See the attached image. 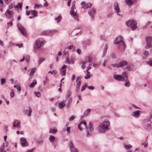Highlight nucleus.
I'll return each instance as SVG.
<instances>
[{"label": "nucleus", "instance_id": "obj_26", "mask_svg": "<svg viewBox=\"0 0 152 152\" xmlns=\"http://www.w3.org/2000/svg\"><path fill=\"white\" fill-rule=\"evenodd\" d=\"M125 3L128 5L132 4L133 3L132 0H125Z\"/></svg>", "mask_w": 152, "mask_h": 152}, {"label": "nucleus", "instance_id": "obj_55", "mask_svg": "<svg viewBox=\"0 0 152 152\" xmlns=\"http://www.w3.org/2000/svg\"><path fill=\"white\" fill-rule=\"evenodd\" d=\"M88 89H91V90H93L94 88V87L92 86H88Z\"/></svg>", "mask_w": 152, "mask_h": 152}, {"label": "nucleus", "instance_id": "obj_40", "mask_svg": "<svg viewBox=\"0 0 152 152\" xmlns=\"http://www.w3.org/2000/svg\"><path fill=\"white\" fill-rule=\"evenodd\" d=\"M71 94V92L70 91H68L67 92L66 95V98H68Z\"/></svg>", "mask_w": 152, "mask_h": 152}, {"label": "nucleus", "instance_id": "obj_7", "mask_svg": "<svg viewBox=\"0 0 152 152\" xmlns=\"http://www.w3.org/2000/svg\"><path fill=\"white\" fill-rule=\"evenodd\" d=\"M147 45L145 46L146 48H149L152 46V37H146Z\"/></svg>", "mask_w": 152, "mask_h": 152}, {"label": "nucleus", "instance_id": "obj_6", "mask_svg": "<svg viewBox=\"0 0 152 152\" xmlns=\"http://www.w3.org/2000/svg\"><path fill=\"white\" fill-rule=\"evenodd\" d=\"M122 75L124 76V80L123 81H125V86L127 87H129L130 86V83L129 81L128 80V74L126 72H123Z\"/></svg>", "mask_w": 152, "mask_h": 152}, {"label": "nucleus", "instance_id": "obj_21", "mask_svg": "<svg viewBox=\"0 0 152 152\" xmlns=\"http://www.w3.org/2000/svg\"><path fill=\"white\" fill-rule=\"evenodd\" d=\"M132 115L135 118L139 117L140 115V111L137 110L134 112L132 113Z\"/></svg>", "mask_w": 152, "mask_h": 152}, {"label": "nucleus", "instance_id": "obj_10", "mask_svg": "<svg viewBox=\"0 0 152 152\" xmlns=\"http://www.w3.org/2000/svg\"><path fill=\"white\" fill-rule=\"evenodd\" d=\"M81 78L80 77H77L76 81L77 82L76 85V91L78 92L79 91L80 86L81 84Z\"/></svg>", "mask_w": 152, "mask_h": 152}, {"label": "nucleus", "instance_id": "obj_57", "mask_svg": "<svg viewBox=\"0 0 152 152\" xmlns=\"http://www.w3.org/2000/svg\"><path fill=\"white\" fill-rule=\"evenodd\" d=\"M71 0H68L67 3V5L69 6L70 5L71 3Z\"/></svg>", "mask_w": 152, "mask_h": 152}, {"label": "nucleus", "instance_id": "obj_27", "mask_svg": "<svg viewBox=\"0 0 152 152\" xmlns=\"http://www.w3.org/2000/svg\"><path fill=\"white\" fill-rule=\"evenodd\" d=\"M36 70V68H33L32 69L31 72H30V75L31 76H32L34 75V73L35 72Z\"/></svg>", "mask_w": 152, "mask_h": 152}, {"label": "nucleus", "instance_id": "obj_56", "mask_svg": "<svg viewBox=\"0 0 152 152\" xmlns=\"http://www.w3.org/2000/svg\"><path fill=\"white\" fill-rule=\"evenodd\" d=\"M16 46H18L19 48H21L23 47V45L22 44H16Z\"/></svg>", "mask_w": 152, "mask_h": 152}, {"label": "nucleus", "instance_id": "obj_15", "mask_svg": "<svg viewBox=\"0 0 152 152\" xmlns=\"http://www.w3.org/2000/svg\"><path fill=\"white\" fill-rule=\"evenodd\" d=\"M128 63L126 61H120L118 64V68L122 67L127 64Z\"/></svg>", "mask_w": 152, "mask_h": 152}, {"label": "nucleus", "instance_id": "obj_29", "mask_svg": "<svg viewBox=\"0 0 152 152\" xmlns=\"http://www.w3.org/2000/svg\"><path fill=\"white\" fill-rule=\"evenodd\" d=\"M133 68V66L132 65H129L126 67V69L129 71H131Z\"/></svg>", "mask_w": 152, "mask_h": 152}, {"label": "nucleus", "instance_id": "obj_4", "mask_svg": "<svg viewBox=\"0 0 152 152\" xmlns=\"http://www.w3.org/2000/svg\"><path fill=\"white\" fill-rule=\"evenodd\" d=\"M75 4L74 2L72 3V7H71V10L70 11V14L72 16L73 18L76 20H78V16L77 13L75 10Z\"/></svg>", "mask_w": 152, "mask_h": 152}, {"label": "nucleus", "instance_id": "obj_22", "mask_svg": "<svg viewBox=\"0 0 152 152\" xmlns=\"http://www.w3.org/2000/svg\"><path fill=\"white\" fill-rule=\"evenodd\" d=\"M88 13L91 17L93 18L94 17L95 13V11L94 10H90L88 11Z\"/></svg>", "mask_w": 152, "mask_h": 152}, {"label": "nucleus", "instance_id": "obj_8", "mask_svg": "<svg viewBox=\"0 0 152 152\" xmlns=\"http://www.w3.org/2000/svg\"><path fill=\"white\" fill-rule=\"evenodd\" d=\"M43 42L40 40L37 39L35 42L34 48L35 49H39L42 46L43 44Z\"/></svg>", "mask_w": 152, "mask_h": 152}, {"label": "nucleus", "instance_id": "obj_30", "mask_svg": "<svg viewBox=\"0 0 152 152\" xmlns=\"http://www.w3.org/2000/svg\"><path fill=\"white\" fill-rule=\"evenodd\" d=\"M93 125L91 122H90L89 123L88 126V128L90 132H92L93 130V128L92 127Z\"/></svg>", "mask_w": 152, "mask_h": 152}, {"label": "nucleus", "instance_id": "obj_1", "mask_svg": "<svg viewBox=\"0 0 152 152\" xmlns=\"http://www.w3.org/2000/svg\"><path fill=\"white\" fill-rule=\"evenodd\" d=\"M110 121L107 120H104L99 125L97 129L99 133H104L110 129Z\"/></svg>", "mask_w": 152, "mask_h": 152}, {"label": "nucleus", "instance_id": "obj_3", "mask_svg": "<svg viewBox=\"0 0 152 152\" xmlns=\"http://www.w3.org/2000/svg\"><path fill=\"white\" fill-rule=\"evenodd\" d=\"M126 25L129 27H131L132 30H134L137 28V22L133 20H129L126 22Z\"/></svg>", "mask_w": 152, "mask_h": 152}, {"label": "nucleus", "instance_id": "obj_18", "mask_svg": "<svg viewBox=\"0 0 152 152\" xmlns=\"http://www.w3.org/2000/svg\"><path fill=\"white\" fill-rule=\"evenodd\" d=\"M21 143L23 146L28 145V143L26 140L24 138H22L20 140Z\"/></svg>", "mask_w": 152, "mask_h": 152}, {"label": "nucleus", "instance_id": "obj_25", "mask_svg": "<svg viewBox=\"0 0 152 152\" xmlns=\"http://www.w3.org/2000/svg\"><path fill=\"white\" fill-rule=\"evenodd\" d=\"M37 81L35 80H33V83H31V84L30 85V87L31 88H33L35 85L37 84Z\"/></svg>", "mask_w": 152, "mask_h": 152}, {"label": "nucleus", "instance_id": "obj_48", "mask_svg": "<svg viewBox=\"0 0 152 152\" xmlns=\"http://www.w3.org/2000/svg\"><path fill=\"white\" fill-rule=\"evenodd\" d=\"M14 7V5L12 4H10L9 5V8L10 10L13 8Z\"/></svg>", "mask_w": 152, "mask_h": 152}, {"label": "nucleus", "instance_id": "obj_9", "mask_svg": "<svg viewBox=\"0 0 152 152\" xmlns=\"http://www.w3.org/2000/svg\"><path fill=\"white\" fill-rule=\"evenodd\" d=\"M78 127L80 131H82L84 129H87L86 121H81L78 125Z\"/></svg>", "mask_w": 152, "mask_h": 152}, {"label": "nucleus", "instance_id": "obj_32", "mask_svg": "<svg viewBox=\"0 0 152 152\" xmlns=\"http://www.w3.org/2000/svg\"><path fill=\"white\" fill-rule=\"evenodd\" d=\"M124 147L127 150L132 148V145L130 144L124 145Z\"/></svg>", "mask_w": 152, "mask_h": 152}, {"label": "nucleus", "instance_id": "obj_11", "mask_svg": "<svg viewBox=\"0 0 152 152\" xmlns=\"http://www.w3.org/2000/svg\"><path fill=\"white\" fill-rule=\"evenodd\" d=\"M18 26L20 32L25 36H26L27 33L25 29L20 25L18 24Z\"/></svg>", "mask_w": 152, "mask_h": 152}, {"label": "nucleus", "instance_id": "obj_45", "mask_svg": "<svg viewBox=\"0 0 152 152\" xmlns=\"http://www.w3.org/2000/svg\"><path fill=\"white\" fill-rule=\"evenodd\" d=\"M143 54L144 56L145 57H148V51H145L144 52Z\"/></svg>", "mask_w": 152, "mask_h": 152}, {"label": "nucleus", "instance_id": "obj_46", "mask_svg": "<svg viewBox=\"0 0 152 152\" xmlns=\"http://www.w3.org/2000/svg\"><path fill=\"white\" fill-rule=\"evenodd\" d=\"M35 95L37 97H39L41 96L40 93L39 92H36L35 93Z\"/></svg>", "mask_w": 152, "mask_h": 152}, {"label": "nucleus", "instance_id": "obj_61", "mask_svg": "<svg viewBox=\"0 0 152 152\" xmlns=\"http://www.w3.org/2000/svg\"><path fill=\"white\" fill-rule=\"evenodd\" d=\"M107 61L106 60H105L103 63L102 64L103 66L105 67L106 66V63Z\"/></svg>", "mask_w": 152, "mask_h": 152}, {"label": "nucleus", "instance_id": "obj_5", "mask_svg": "<svg viewBox=\"0 0 152 152\" xmlns=\"http://www.w3.org/2000/svg\"><path fill=\"white\" fill-rule=\"evenodd\" d=\"M113 8L115 12L116 13L117 15L120 17H122V15L120 13V10L119 6V4L117 2H115L113 4Z\"/></svg>", "mask_w": 152, "mask_h": 152}, {"label": "nucleus", "instance_id": "obj_13", "mask_svg": "<svg viewBox=\"0 0 152 152\" xmlns=\"http://www.w3.org/2000/svg\"><path fill=\"white\" fill-rule=\"evenodd\" d=\"M81 4L82 5V7L83 9H87L91 7L92 6V4L90 3H85V2H82Z\"/></svg>", "mask_w": 152, "mask_h": 152}, {"label": "nucleus", "instance_id": "obj_31", "mask_svg": "<svg viewBox=\"0 0 152 152\" xmlns=\"http://www.w3.org/2000/svg\"><path fill=\"white\" fill-rule=\"evenodd\" d=\"M5 147L4 143H3L2 145L1 146L0 148V152H6L5 151H4Z\"/></svg>", "mask_w": 152, "mask_h": 152}, {"label": "nucleus", "instance_id": "obj_19", "mask_svg": "<svg viewBox=\"0 0 152 152\" xmlns=\"http://www.w3.org/2000/svg\"><path fill=\"white\" fill-rule=\"evenodd\" d=\"M31 112L32 110L30 107H26L25 110V113L26 114L29 116H30L31 115Z\"/></svg>", "mask_w": 152, "mask_h": 152}, {"label": "nucleus", "instance_id": "obj_33", "mask_svg": "<svg viewBox=\"0 0 152 152\" xmlns=\"http://www.w3.org/2000/svg\"><path fill=\"white\" fill-rule=\"evenodd\" d=\"M91 110L90 109H88L86 110L84 112V115H88L91 112Z\"/></svg>", "mask_w": 152, "mask_h": 152}, {"label": "nucleus", "instance_id": "obj_28", "mask_svg": "<svg viewBox=\"0 0 152 152\" xmlns=\"http://www.w3.org/2000/svg\"><path fill=\"white\" fill-rule=\"evenodd\" d=\"M108 48V45L107 44H106L104 48L103 51V55H104L106 53Z\"/></svg>", "mask_w": 152, "mask_h": 152}, {"label": "nucleus", "instance_id": "obj_16", "mask_svg": "<svg viewBox=\"0 0 152 152\" xmlns=\"http://www.w3.org/2000/svg\"><path fill=\"white\" fill-rule=\"evenodd\" d=\"M13 14V12L12 11H10L9 10H7L5 12L6 16L8 18H11L12 17Z\"/></svg>", "mask_w": 152, "mask_h": 152}, {"label": "nucleus", "instance_id": "obj_63", "mask_svg": "<svg viewBox=\"0 0 152 152\" xmlns=\"http://www.w3.org/2000/svg\"><path fill=\"white\" fill-rule=\"evenodd\" d=\"M11 1V0H5L7 4H8Z\"/></svg>", "mask_w": 152, "mask_h": 152}, {"label": "nucleus", "instance_id": "obj_41", "mask_svg": "<svg viewBox=\"0 0 152 152\" xmlns=\"http://www.w3.org/2000/svg\"><path fill=\"white\" fill-rule=\"evenodd\" d=\"M45 60L44 58H41L39 60V65Z\"/></svg>", "mask_w": 152, "mask_h": 152}, {"label": "nucleus", "instance_id": "obj_59", "mask_svg": "<svg viewBox=\"0 0 152 152\" xmlns=\"http://www.w3.org/2000/svg\"><path fill=\"white\" fill-rule=\"evenodd\" d=\"M68 51L66 50L64 51V53L65 55H68L69 54L68 53Z\"/></svg>", "mask_w": 152, "mask_h": 152}, {"label": "nucleus", "instance_id": "obj_23", "mask_svg": "<svg viewBox=\"0 0 152 152\" xmlns=\"http://www.w3.org/2000/svg\"><path fill=\"white\" fill-rule=\"evenodd\" d=\"M31 14L33 15L32 16H30L29 18H32L33 17H34L35 16H37V11L35 10H33L32 12H31Z\"/></svg>", "mask_w": 152, "mask_h": 152}, {"label": "nucleus", "instance_id": "obj_62", "mask_svg": "<svg viewBox=\"0 0 152 152\" xmlns=\"http://www.w3.org/2000/svg\"><path fill=\"white\" fill-rule=\"evenodd\" d=\"M75 75L74 74H73L72 76V77L71 78V80L72 81H73L74 80V79L75 78Z\"/></svg>", "mask_w": 152, "mask_h": 152}, {"label": "nucleus", "instance_id": "obj_50", "mask_svg": "<svg viewBox=\"0 0 152 152\" xmlns=\"http://www.w3.org/2000/svg\"><path fill=\"white\" fill-rule=\"evenodd\" d=\"M25 59L27 62H28L29 59V56H26L25 58Z\"/></svg>", "mask_w": 152, "mask_h": 152}, {"label": "nucleus", "instance_id": "obj_17", "mask_svg": "<svg viewBox=\"0 0 152 152\" xmlns=\"http://www.w3.org/2000/svg\"><path fill=\"white\" fill-rule=\"evenodd\" d=\"M13 126L20 128V122L17 120H15L13 123Z\"/></svg>", "mask_w": 152, "mask_h": 152}, {"label": "nucleus", "instance_id": "obj_20", "mask_svg": "<svg viewBox=\"0 0 152 152\" xmlns=\"http://www.w3.org/2000/svg\"><path fill=\"white\" fill-rule=\"evenodd\" d=\"M143 126L144 128L147 130L150 131L151 129V125L148 123L146 124L144 122Z\"/></svg>", "mask_w": 152, "mask_h": 152}, {"label": "nucleus", "instance_id": "obj_34", "mask_svg": "<svg viewBox=\"0 0 152 152\" xmlns=\"http://www.w3.org/2000/svg\"><path fill=\"white\" fill-rule=\"evenodd\" d=\"M89 69L87 70V75L85 76V78L86 79H87L89 78L90 77V76L89 75L90 72H88Z\"/></svg>", "mask_w": 152, "mask_h": 152}, {"label": "nucleus", "instance_id": "obj_51", "mask_svg": "<svg viewBox=\"0 0 152 152\" xmlns=\"http://www.w3.org/2000/svg\"><path fill=\"white\" fill-rule=\"evenodd\" d=\"M6 79L4 78L1 79V83L2 84H3L5 82Z\"/></svg>", "mask_w": 152, "mask_h": 152}, {"label": "nucleus", "instance_id": "obj_54", "mask_svg": "<svg viewBox=\"0 0 152 152\" xmlns=\"http://www.w3.org/2000/svg\"><path fill=\"white\" fill-rule=\"evenodd\" d=\"M111 65L114 67H118V64H111Z\"/></svg>", "mask_w": 152, "mask_h": 152}, {"label": "nucleus", "instance_id": "obj_2", "mask_svg": "<svg viewBox=\"0 0 152 152\" xmlns=\"http://www.w3.org/2000/svg\"><path fill=\"white\" fill-rule=\"evenodd\" d=\"M123 40V37L121 36H119L116 38L114 42L115 44H118V46L121 48L124 49L125 48V44Z\"/></svg>", "mask_w": 152, "mask_h": 152}, {"label": "nucleus", "instance_id": "obj_42", "mask_svg": "<svg viewBox=\"0 0 152 152\" xmlns=\"http://www.w3.org/2000/svg\"><path fill=\"white\" fill-rule=\"evenodd\" d=\"M15 95L14 90H12L10 92V95L11 98H12Z\"/></svg>", "mask_w": 152, "mask_h": 152}, {"label": "nucleus", "instance_id": "obj_37", "mask_svg": "<svg viewBox=\"0 0 152 152\" xmlns=\"http://www.w3.org/2000/svg\"><path fill=\"white\" fill-rule=\"evenodd\" d=\"M60 74L63 76L65 75L66 74V71L65 70H62L60 71Z\"/></svg>", "mask_w": 152, "mask_h": 152}, {"label": "nucleus", "instance_id": "obj_52", "mask_svg": "<svg viewBox=\"0 0 152 152\" xmlns=\"http://www.w3.org/2000/svg\"><path fill=\"white\" fill-rule=\"evenodd\" d=\"M70 127H68L67 128H66V130H67V132L68 133H70Z\"/></svg>", "mask_w": 152, "mask_h": 152}, {"label": "nucleus", "instance_id": "obj_24", "mask_svg": "<svg viewBox=\"0 0 152 152\" xmlns=\"http://www.w3.org/2000/svg\"><path fill=\"white\" fill-rule=\"evenodd\" d=\"M57 132V130L56 129L50 128V132L53 134H55Z\"/></svg>", "mask_w": 152, "mask_h": 152}, {"label": "nucleus", "instance_id": "obj_60", "mask_svg": "<svg viewBox=\"0 0 152 152\" xmlns=\"http://www.w3.org/2000/svg\"><path fill=\"white\" fill-rule=\"evenodd\" d=\"M77 51L78 54H80L81 53V50L80 49H77Z\"/></svg>", "mask_w": 152, "mask_h": 152}, {"label": "nucleus", "instance_id": "obj_44", "mask_svg": "<svg viewBox=\"0 0 152 152\" xmlns=\"http://www.w3.org/2000/svg\"><path fill=\"white\" fill-rule=\"evenodd\" d=\"M87 86V84H85L82 87L81 89V91H83L84 90L86 87Z\"/></svg>", "mask_w": 152, "mask_h": 152}, {"label": "nucleus", "instance_id": "obj_47", "mask_svg": "<svg viewBox=\"0 0 152 152\" xmlns=\"http://www.w3.org/2000/svg\"><path fill=\"white\" fill-rule=\"evenodd\" d=\"M75 118V116L72 115L69 118V119L70 121H73Z\"/></svg>", "mask_w": 152, "mask_h": 152}, {"label": "nucleus", "instance_id": "obj_36", "mask_svg": "<svg viewBox=\"0 0 152 152\" xmlns=\"http://www.w3.org/2000/svg\"><path fill=\"white\" fill-rule=\"evenodd\" d=\"M22 4L23 3L22 2H20L15 7L19 8H20L22 7Z\"/></svg>", "mask_w": 152, "mask_h": 152}, {"label": "nucleus", "instance_id": "obj_35", "mask_svg": "<svg viewBox=\"0 0 152 152\" xmlns=\"http://www.w3.org/2000/svg\"><path fill=\"white\" fill-rule=\"evenodd\" d=\"M65 104L64 102H63L59 104V107L60 108H62L63 107L65 106Z\"/></svg>", "mask_w": 152, "mask_h": 152}, {"label": "nucleus", "instance_id": "obj_49", "mask_svg": "<svg viewBox=\"0 0 152 152\" xmlns=\"http://www.w3.org/2000/svg\"><path fill=\"white\" fill-rule=\"evenodd\" d=\"M148 64L150 65V66H152V59L148 61L147 62Z\"/></svg>", "mask_w": 152, "mask_h": 152}, {"label": "nucleus", "instance_id": "obj_43", "mask_svg": "<svg viewBox=\"0 0 152 152\" xmlns=\"http://www.w3.org/2000/svg\"><path fill=\"white\" fill-rule=\"evenodd\" d=\"M61 19V16L60 15H59L57 18H55V20H57V22H58Z\"/></svg>", "mask_w": 152, "mask_h": 152}, {"label": "nucleus", "instance_id": "obj_58", "mask_svg": "<svg viewBox=\"0 0 152 152\" xmlns=\"http://www.w3.org/2000/svg\"><path fill=\"white\" fill-rule=\"evenodd\" d=\"M113 13H111V14H108L107 15V16H106V18H108L110 17L113 14Z\"/></svg>", "mask_w": 152, "mask_h": 152}, {"label": "nucleus", "instance_id": "obj_39", "mask_svg": "<svg viewBox=\"0 0 152 152\" xmlns=\"http://www.w3.org/2000/svg\"><path fill=\"white\" fill-rule=\"evenodd\" d=\"M55 137L53 135H51L49 139L50 142L54 141L55 140Z\"/></svg>", "mask_w": 152, "mask_h": 152}, {"label": "nucleus", "instance_id": "obj_12", "mask_svg": "<svg viewBox=\"0 0 152 152\" xmlns=\"http://www.w3.org/2000/svg\"><path fill=\"white\" fill-rule=\"evenodd\" d=\"M113 77L115 80L119 81H123L124 78V76L123 75H114Z\"/></svg>", "mask_w": 152, "mask_h": 152}, {"label": "nucleus", "instance_id": "obj_38", "mask_svg": "<svg viewBox=\"0 0 152 152\" xmlns=\"http://www.w3.org/2000/svg\"><path fill=\"white\" fill-rule=\"evenodd\" d=\"M14 87L15 88H16L18 91H21V88L20 86L15 85Z\"/></svg>", "mask_w": 152, "mask_h": 152}, {"label": "nucleus", "instance_id": "obj_53", "mask_svg": "<svg viewBox=\"0 0 152 152\" xmlns=\"http://www.w3.org/2000/svg\"><path fill=\"white\" fill-rule=\"evenodd\" d=\"M86 63V62L85 61H83V64L82 66V67L83 68H84L85 66V64Z\"/></svg>", "mask_w": 152, "mask_h": 152}, {"label": "nucleus", "instance_id": "obj_64", "mask_svg": "<svg viewBox=\"0 0 152 152\" xmlns=\"http://www.w3.org/2000/svg\"><path fill=\"white\" fill-rule=\"evenodd\" d=\"M7 24L8 26H9L10 25V26H11L13 24V23L12 22V21H11L9 23H8Z\"/></svg>", "mask_w": 152, "mask_h": 152}, {"label": "nucleus", "instance_id": "obj_14", "mask_svg": "<svg viewBox=\"0 0 152 152\" xmlns=\"http://www.w3.org/2000/svg\"><path fill=\"white\" fill-rule=\"evenodd\" d=\"M69 147L71 152H78L77 149L74 147L73 144L71 142H70Z\"/></svg>", "mask_w": 152, "mask_h": 152}]
</instances>
